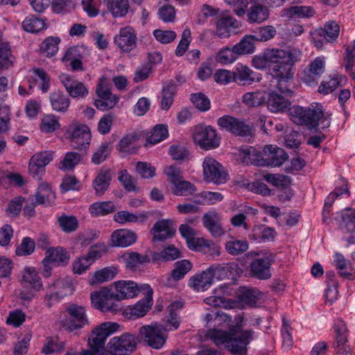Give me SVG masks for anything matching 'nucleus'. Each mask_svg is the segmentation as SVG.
<instances>
[{
  "mask_svg": "<svg viewBox=\"0 0 355 355\" xmlns=\"http://www.w3.org/2000/svg\"><path fill=\"white\" fill-rule=\"evenodd\" d=\"M116 293H113L107 287L90 294L93 307L102 312L116 314L122 311L121 301L126 298H132L141 292L151 288L150 285L143 284L138 285L132 281H118L114 282Z\"/></svg>",
  "mask_w": 355,
  "mask_h": 355,
  "instance_id": "nucleus-1",
  "label": "nucleus"
},
{
  "mask_svg": "<svg viewBox=\"0 0 355 355\" xmlns=\"http://www.w3.org/2000/svg\"><path fill=\"white\" fill-rule=\"evenodd\" d=\"M207 336L216 346L223 345L233 355H248V345L254 339L255 332L252 329H244L241 325L236 324L230 328L229 331L209 329Z\"/></svg>",
  "mask_w": 355,
  "mask_h": 355,
  "instance_id": "nucleus-2",
  "label": "nucleus"
},
{
  "mask_svg": "<svg viewBox=\"0 0 355 355\" xmlns=\"http://www.w3.org/2000/svg\"><path fill=\"white\" fill-rule=\"evenodd\" d=\"M291 121L309 130H315L317 132L320 124L322 129L331 125V114H325L323 106L320 103L311 104L309 107L294 105L289 109Z\"/></svg>",
  "mask_w": 355,
  "mask_h": 355,
  "instance_id": "nucleus-3",
  "label": "nucleus"
},
{
  "mask_svg": "<svg viewBox=\"0 0 355 355\" xmlns=\"http://www.w3.org/2000/svg\"><path fill=\"white\" fill-rule=\"evenodd\" d=\"M270 58L269 70L270 73H275L276 69L279 72L295 70V64L300 60L301 52L293 50L280 49H268Z\"/></svg>",
  "mask_w": 355,
  "mask_h": 355,
  "instance_id": "nucleus-4",
  "label": "nucleus"
},
{
  "mask_svg": "<svg viewBox=\"0 0 355 355\" xmlns=\"http://www.w3.org/2000/svg\"><path fill=\"white\" fill-rule=\"evenodd\" d=\"M245 255L252 259L250 270L252 277L261 280L271 277L270 268L275 261V254L267 250H261L260 252L251 251Z\"/></svg>",
  "mask_w": 355,
  "mask_h": 355,
  "instance_id": "nucleus-5",
  "label": "nucleus"
},
{
  "mask_svg": "<svg viewBox=\"0 0 355 355\" xmlns=\"http://www.w3.org/2000/svg\"><path fill=\"white\" fill-rule=\"evenodd\" d=\"M193 139L201 149L211 150L218 148L221 142V137L211 125L199 124L195 127Z\"/></svg>",
  "mask_w": 355,
  "mask_h": 355,
  "instance_id": "nucleus-6",
  "label": "nucleus"
},
{
  "mask_svg": "<svg viewBox=\"0 0 355 355\" xmlns=\"http://www.w3.org/2000/svg\"><path fill=\"white\" fill-rule=\"evenodd\" d=\"M217 125L221 130L230 132L235 137H252L254 131L252 125L248 124L243 119L228 114L219 117Z\"/></svg>",
  "mask_w": 355,
  "mask_h": 355,
  "instance_id": "nucleus-7",
  "label": "nucleus"
},
{
  "mask_svg": "<svg viewBox=\"0 0 355 355\" xmlns=\"http://www.w3.org/2000/svg\"><path fill=\"white\" fill-rule=\"evenodd\" d=\"M139 336L153 349H159L165 344L168 334L162 325L155 322L150 325H144L139 328Z\"/></svg>",
  "mask_w": 355,
  "mask_h": 355,
  "instance_id": "nucleus-8",
  "label": "nucleus"
},
{
  "mask_svg": "<svg viewBox=\"0 0 355 355\" xmlns=\"http://www.w3.org/2000/svg\"><path fill=\"white\" fill-rule=\"evenodd\" d=\"M67 133L71 146L73 149L87 151L89 147L92 134L89 128L83 123H73Z\"/></svg>",
  "mask_w": 355,
  "mask_h": 355,
  "instance_id": "nucleus-9",
  "label": "nucleus"
},
{
  "mask_svg": "<svg viewBox=\"0 0 355 355\" xmlns=\"http://www.w3.org/2000/svg\"><path fill=\"white\" fill-rule=\"evenodd\" d=\"M138 339L130 333L112 338L107 343V348L112 355H130L135 349Z\"/></svg>",
  "mask_w": 355,
  "mask_h": 355,
  "instance_id": "nucleus-10",
  "label": "nucleus"
},
{
  "mask_svg": "<svg viewBox=\"0 0 355 355\" xmlns=\"http://www.w3.org/2000/svg\"><path fill=\"white\" fill-rule=\"evenodd\" d=\"M119 327L118 323L112 322H104L96 326L88 338L89 348H94L95 351L102 349L105 346L106 338L117 331Z\"/></svg>",
  "mask_w": 355,
  "mask_h": 355,
  "instance_id": "nucleus-11",
  "label": "nucleus"
},
{
  "mask_svg": "<svg viewBox=\"0 0 355 355\" xmlns=\"http://www.w3.org/2000/svg\"><path fill=\"white\" fill-rule=\"evenodd\" d=\"M202 167L205 180L208 182L220 184L228 180V174L223 166L214 158H205Z\"/></svg>",
  "mask_w": 355,
  "mask_h": 355,
  "instance_id": "nucleus-12",
  "label": "nucleus"
},
{
  "mask_svg": "<svg viewBox=\"0 0 355 355\" xmlns=\"http://www.w3.org/2000/svg\"><path fill=\"white\" fill-rule=\"evenodd\" d=\"M53 152L41 151L32 156L29 162L28 171L31 175L36 180H42L46 171V166L53 159Z\"/></svg>",
  "mask_w": 355,
  "mask_h": 355,
  "instance_id": "nucleus-13",
  "label": "nucleus"
},
{
  "mask_svg": "<svg viewBox=\"0 0 355 355\" xmlns=\"http://www.w3.org/2000/svg\"><path fill=\"white\" fill-rule=\"evenodd\" d=\"M67 311L69 318L63 321V327L69 331L81 329L88 323L83 306L71 304L67 307Z\"/></svg>",
  "mask_w": 355,
  "mask_h": 355,
  "instance_id": "nucleus-14",
  "label": "nucleus"
},
{
  "mask_svg": "<svg viewBox=\"0 0 355 355\" xmlns=\"http://www.w3.org/2000/svg\"><path fill=\"white\" fill-rule=\"evenodd\" d=\"M144 297L137 302L134 306H129L125 309L123 314L129 319L135 320L144 316L147 312L151 309L153 305V294L152 288L145 291Z\"/></svg>",
  "mask_w": 355,
  "mask_h": 355,
  "instance_id": "nucleus-15",
  "label": "nucleus"
},
{
  "mask_svg": "<svg viewBox=\"0 0 355 355\" xmlns=\"http://www.w3.org/2000/svg\"><path fill=\"white\" fill-rule=\"evenodd\" d=\"M176 233L174 221L171 219H161L157 221L150 230L152 241H164L173 238Z\"/></svg>",
  "mask_w": 355,
  "mask_h": 355,
  "instance_id": "nucleus-16",
  "label": "nucleus"
},
{
  "mask_svg": "<svg viewBox=\"0 0 355 355\" xmlns=\"http://www.w3.org/2000/svg\"><path fill=\"white\" fill-rule=\"evenodd\" d=\"M333 328L335 338L331 347L334 350V354H340L343 351H349V331L346 323L342 319H338L335 322Z\"/></svg>",
  "mask_w": 355,
  "mask_h": 355,
  "instance_id": "nucleus-17",
  "label": "nucleus"
},
{
  "mask_svg": "<svg viewBox=\"0 0 355 355\" xmlns=\"http://www.w3.org/2000/svg\"><path fill=\"white\" fill-rule=\"evenodd\" d=\"M137 34L131 26L120 28L119 33L114 38V42L123 53H129L137 46Z\"/></svg>",
  "mask_w": 355,
  "mask_h": 355,
  "instance_id": "nucleus-18",
  "label": "nucleus"
},
{
  "mask_svg": "<svg viewBox=\"0 0 355 355\" xmlns=\"http://www.w3.org/2000/svg\"><path fill=\"white\" fill-rule=\"evenodd\" d=\"M276 69L275 73L271 74L276 79V89L279 93L286 96L292 97L294 95L295 83L294 73L295 70L279 72Z\"/></svg>",
  "mask_w": 355,
  "mask_h": 355,
  "instance_id": "nucleus-19",
  "label": "nucleus"
},
{
  "mask_svg": "<svg viewBox=\"0 0 355 355\" xmlns=\"http://www.w3.org/2000/svg\"><path fill=\"white\" fill-rule=\"evenodd\" d=\"M263 164L266 166H280L288 159L286 152L281 148L272 145H267L263 148Z\"/></svg>",
  "mask_w": 355,
  "mask_h": 355,
  "instance_id": "nucleus-20",
  "label": "nucleus"
},
{
  "mask_svg": "<svg viewBox=\"0 0 355 355\" xmlns=\"http://www.w3.org/2000/svg\"><path fill=\"white\" fill-rule=\"evenodd\" d=\"M234 83L239 85L246 86L259 82L262 79L261 73L252 70L246 65L237 64L234 69Z\"/></svg>",
  "mask_w": 355,
  "mask_h": 355,
  "instance_id": "nucleus-21",
  "label": "nucleus"
},
{
  "mask_svg": "<svg viewBox=\"0 0 355 355\" xmlns=\"http://www.w3.org/2000/svg\"><path fill=\"white\" fill-rule=\"evenodd\" d=\"M267 107L272 112H284L291 107V101L282 93L277 91H272L265 94Z\"/></svg>",
  "mask_w": 355,
  "mask_h": 355,
  "instance_id": "nucleus-22",
  "label": "nucleus"
},
{
  "mask_svg": "<svg viewBox=\"0 0 355 355\" xmlns=\"http://www.w3.org/2000/svg\"><path fill=\"white\" fill-rule=\"evenodd\" d=\"M214 276L210 268L191 277L188 285L196 291H205L210 288L214 282Z\"/></svg>",
  "mask_w": 355,
  "mask_h": 355,
  "instance_id": "nucleus-23",
  "label": "nucleus"
},
{
  "mask_svg": "<svg viewBox=\"0 0 355 355\" xmlns=\"http://www.w3.org/2000/svg\"><path fill=\"white\" fill-rule=\"evenodd\" d=\"M202 223L211 236L215 238L220 237L225 234L219 214L215 211L205 214L202 217Z\"/></svg>",
  "mask_w": 355,
  "mask_h": 355,
  "instance_id": "nucleus-24",
  "label": "nucleus"
},
{
  "mask_svg": "<svg viewBox=\"0 0 355 355\" xmlns=\"http://www.w3.org/2000/svg\"><path fill=\"white\" fill-rule=\"evenodd\" d=\"M182 257V252L173 244L165 246L160 252H154L151 254V261L153 263L172 261Z\"/></svg>",
  "mask_w": 355,
  "mask_h": 355,
  "instance_id": "nucleus-25",
  "label": "nucleus"
},
{
  "mask_svg": "<svg viewBox=\"0 0 355 355\" xmlns=\"http://www.w3.org/2000/svg\"><path fill=\"white\" fill-rule=\"evenodd\" d=\"M137 239V234L134 232L121 229L112 234L111 243L112 246L125 248L135 243Z\"/></svg>",
  "mask_w": 355,
  "mask_h": 355,
  "instance_id": "nucleus-26",
  "label": "nucleus"
},
{
  "mask_svg": "<svg viewBox=\"0 0 355 355\" xmlns=\"http://www.w3.org/2000/svg\"><path fill=\"white\" fill-rule=\"evenodd\" d=\"M209 268L214 278L217 279L234 278V275L237 274L239 269L237 264L233 262L215 263L210 266Z\"/></svg>",
  "mask_w": 355,
  "mask_h": 355,
  "instance_id": "nucleus-27",
  "label": "nucleus"
},
{
  "mask_svg": "<svg viewBox=\"0 0 355 355\" xmlns=\"http://www.w3.org/2000/svg\"><path fill=\"white\" fill-rule=\"evenodd\" d=\"M263 293L255 288L241 286L239 289V300L250 306L255 307L262 297Z\"/></svg>",
  "mask_w": 355,
  "mask_h": 355,
  "instance_id": "nucleus-28",
  "label": "nucleus"
},
{
  "mask_svg": "<svg viewBox=\"0 0 355 355\" xmlns=\"http://www.w3.org/2000/svg\"><path fill=\"white\" fill-rule=\"evenodd\" d=\"M236 20L232 16L223 15L216 19V34L220 38L228 37L230 35V29L238 27Z\"/></svg>",
  "mask_w": 355,
  "mask_h": 355,
  "instance_id": "nucleus-29",
  "label": "nucleus"
},
{
  "mask_svg": "<svg viewBox=\"0 0 355 355\" xmlns=\"http://www.w3.org/2000/svg\"><path fill=\"white\" fill-rule=\"evenodd\" d=\"M269 6L257 0V3L251 6L248 11V21L251 23H261L269 17Z\"/></svg>",
  "mask_w": 355,
  "mask_h": 355,
  "instance_id": "nucleus-30",
  "label": "nucleus"
},
{
  "mask_svg": "<svg viewBox=\"0 0 355 355\" xmlns=\"http://www.w3.org/2000/svg\"><path fill=\"white\" fill-rule=\"evenodd\" d=\"M69 255L62 247L49 249L45 254V262L55 263L56 266H65L69 261Z\"/></svg>",
  "mask_w": 355,
  "mask_h": 355,
  "instance_id": "nucleus-31",
  "label": "nucleus"
},
{
  "mask_svg": "<svg viewBox=\"0 0 355 355\" xmlns=\"http://www.w3.org/2000/svg\"><path fill=\"white\" fill-rule=\"evenodd\" d=\"M21 281L22 284H26L36 291H40L43 288L42 279L33 267L26 266L24 268Z\"/></svg>",
  "mask_w": 355,
  "mask_h": 355,
  "instance_id": "nucleus-32",
  "label": "nucleus"
},
{
  "mask_svg": "<svg viewBox=\"0 0 355 355\" xmlns=\"http://www.w3.org/2000/svg\"><path fill=\"white\" fill-rule=\"evenodd\" d=\"M122 258L125 261L126 268L131 270H135L141 266L148 265L151 260L148 255H143L137 252L125 253L122 256Z\"/></svg>",
  "mask_w": 355,
  "mask_h": 355,
  "instance_id": "nucleus-33",
  "label": "nucleus"
},
{
  "mask_svg": "<svg viewBox=\"0 0 355 355\" xmlns=\"http://www.w3.org/2000/svg\"><path fill=\"white\" fill-rule=\"evenodd\" d=\"M111 180V170H101L92 182V187L96 194L98 196L103 195L108 189Z\"/></svg>",
  "mask_w": 355,
  "mask_h": 355,
  "instance_id": "nucleus-34",
  "label": "nucleus"
},
{
  "mask_svg": "<svg viewBox=\"0 0 355 355\" xmlns=\"http://www.w3.org/2000/svg\"><path fill=\"white\" fill-rule=\"evenodd\" d=\"M176 92L177 87L173 80H171L164 83L162 89V110H169L173 103L174 96L176 94Z\"/></svg>",
  "mask_w": 355,
  "mask_h": 355,
  "instance_id": "nucleus-35",
  "label": "nucleus"
},
{
  "mask_svg": "<svg viewBox=\"0 0 355 355\" xmlns=\"http://www.w3.org/2000/svg\"><path fill=\"white\" fill-rule=\"evenodd\" d=\"M139 139V135L136 132L128 134L121 139L117 149L120 153L132 155L137 153L138 146H135L134 143Z\"/></svg>",
  "mask_w": 355,
  "mask_h": 355,
  "instance_id": "nucleus-36",
  "label": "nucleus"
},
{
  "mask_svg": "<svg viewBox=\"0 0 355 355\" xmlns=\"http://www.w3.org/2000/svg\"><path fill=\"white\" fill-rule=\"evenodd\" d=\"M103 2L114 18L125 16L130 8L128 0H103Z\"/></svg>",
  "mask_w": 355,
  "mask_h": 355,
  "instance_id": "nucleus-37",
  "label": "nucleus"
},
{
  "mask_svg": "<svg viewBox=\"0 0 355 355\" xmlns=\"http://www.w3.org/2000/svg\"><path fill=\"white\" fill-rule=\"evenodd\" d=\"M339 227L343 233H355V209L347 208L341 211Z\"/></svg>",
  "mask_w": 355,
  "mask_h": 355,
  "instance_id": "nucleus-38",
  "label": "nucleus"
},
{
  "mask_svg": "<svg viewBox=\"0 0 355 355\" xmlns=\"http://www.w3.org/2000/svg\"><path fill=\"white\" fill-rule=\"evenodd\" d=\"M50 102L52 108L60 112H66L68 110L71 101L69 98L58 90L50 94Z\"/></svg>",
  "mask_w": 355,
  "mask_h": 355,
  "instance_id": "nucleus-39",
  "label": "nucleus"
},
{
  "mask_svg": "<svg viewBox=\"0 0 355 355\" xmlns=\"http://www.w3.org/2000/svg\"><path fill=\"white\" fill-rule=\"evenodd\" d=\"M55 198V194L51 190L49 184L42 182L38 186L35 193V203L49 205Z\"/></svg>",
  "mask_w": 355,
  "mask_h": 355,
  "instance_id": "nucleus-40",
  "label": "nucleus"
},
{
  "mask_svg": "<svg viewBox=\"0 0 355 355\" xmlns=\"http://www.w3.org/2000/svg\"><path fill=\"white\" fill-rule=\"evenodd\" d=\"M49 286L53 287L63 298L68 295L72 294L75 289L73 280L71 277L69 276L57 279Z\"/></svg>",
  "mask_w": 355,
  "mask_h": 355,
  "instance_id": "nucleus-41",
  "label": "nucleus"
},
{
  "mask_svg": "<svg viewBox=\"0 0 355 355\" xmlns=\"http://www.w3.org/2000/svg\"><path fill=\"white\" fill-rule=\"evenodd\" d=\"M117 273L118 270L116 267H105L94 273L92 278L89 279V284L91 285H95L110 281L114 279Z\"/></svg>",
  "mask_w": 355,
  "mask_h": 355,
  "instance_id": "nucleus-42",
  "label": "nucleus"
},
{
  "mask_svg": "<svg viewBox=\"0 0 355 355\" xmlns=\"http://www.w3.org/2000/svg\"><path fill=\"white\" fill-rule=\"evenodd\" d=\"M284 15L289 18H310L313 17L315 11L311 6H295L283 10Z\"/></svg>",
  "mask_w": 355,
  "mask_h": 355,
  "instance_id": "nucleus-43",
  "label": "nucleus"
},
{
  "mask_svg": "<svg viewBox=\"0 0 355 355\" xmlns=\"http://www.w3.org/2000/svg\"><path fill=\"white\" fill-rule=\"evenodd\" d=\"M22 28L26 32L37 33L46 28V24L43 19L31 15L23 21Z\"/></svg>",
  "mask_w": 355,
  "mask_h": 355,
  "instance_id": "nucleus-44",
  "label": "nucleus"
},
{
  "mask_svg": "<svg viewBox=\"0 0 355 355\" xmlns=\"http://www.w3.org/2000/svg\"><path fill=\"white\" fill-rule=\"evenodd\" d=\"M276 234L273 228L261 225L254 227L252 236L259 242H268L273 241Z\"/></svg>",
  "mask_w": 355,
  "mask_h": 355,
  "instance_id": "nucleus-45",
  "label": "nucleus"
},
{
  "mask_svg": "<svg viewBox=\"0 0 355 355\" xmlns=\"http://www.w3.org/2000/svg\"><path fill=\"white\" fill-rule=\"evenodd\" d=\"M340 32V26L335 21L327 22L323 28L318 31V35L324 37L328 42L336 40Z\"/></svg>",
  "mask_w": 355,
  "mask_h": 355,
  "instance_id": "nucleus-46",
  "label": "nucleus"
},
{
  "mask_svg": "<svg viewBox=\"0 0 355 355\" xmlns=\"http://www.w3.org/2000/svg\"><path fill=\"white\" fill-rule=\"evenodd\" d=\"M334 257V265L339 270V275L344 279H354L355 278V272H352V270H348L350 267H347V260L344 256L341 253L336 252Z\"/></svg>",
  "mask_w": 355,
  "mask_h": 355,
  "instance_id": "nucleus-47",
  "label": "nucleus"
},
{
  "mask_svg": "<svg viewBox=\"0 0 355 355\" xmlns=\"http://www.w3.org/2000/svg\"><path fill=\"white\" fill-rule=\"evenodd\" d=\"M89 209L92 216L98 217L114 212L116 210V207L111 201H104L92 203Z\"/></svg>",
  "mask_w": 355,
  "mask_h": 355,
  "instance_id": "nucleus-48",
  "label": "nucleus"
},
{
  "mask_svg": "<svg viewBox=\"0 0 355 355\" xmlns=\"http://www.w3.org/2000/svg\"><path fill=\"white\" fill-rule=\"evenodd\" d=\"M192 266L191 262L187 259L176 261L174 264V269L171 272V276L175 281H179L191 270Z\"/></svg>",
  "mask_w": 355,
  "mask_h": 355,
  "instance_id": "nucleus-49",
  "label": "nucleus"
},
{
  "mask_svg": "<svg viewBox=\"0 0 355 355\" xmlns=\"http://www.w3.org/2000/svg\"><path fill=\"white\" fill-rule=\"evenodd\" d=\"M59 37H48L41 44V53L45 56L51 58L58 51V45L60 42Z\"/></svg>",
  "mask_w": 355,
  "mask_h": 355,
  "instance_id": "nucleus-50",
  "label": "nucleus"
},
{
  "mask_svg": "<svg viewBox=\"0 0 355 355\" xmlns=\"http://www.w3.org/2000/svg\"><path fill=\"white\" fill-rule=\"evenodd\" d=\"M168 136V126L164 124L156 125L147 137V141L150 144H156Z\"/></svg>",
  "mask_w": 355,
  "mask_h": 355,
  "instance_id": "nucleus-51",
  "label": "nucleus"
},
{
  "mask_svg": "<svg viewBox=\"0 0 355 355\" xmlns=\"http://www.w3.org/2000/svg\"><path fill=\"white\" fill-rule=\"evenodd\" d=\"M112 150V146L110 142H103L96 151L93 153L92 162L96 165L101 164L110 156Z\"/></svg>",
  "mask_w": 355,
  "mask_h": 355,
  "instance_id": "nucleus-52",
  "label": "nucleus"
},
{
  "mask_svg": "<svg viewBox=\"0 0 355 355\" xmlns=\"http://www.w3.org/2000/svg\"><path fill=\"white\" fill-rule=\"evenodd\" d=\"M249 245L245 240H239L234 238L227 241L225 250L231 255H239L247 251Z\"/></svg>",
  "mask_w": 355,
  "mask_h": 355,
  "instance_id": "nucleus-53",
  "label": "nucleus"
},
{
  "mask_svg": "<svg viewBox=\"0 0 355 355\" xmlns=\"http://www.w3.org/2000/svg\"><path fill=\"white\" fill-rule=\"evenodd\" d=\"M238 56L252 53L254 51V44L252 35H245L239 43L234 46Z\"/></svg>",
  "mask_w": 355,
  "mask_h": 355,
  "instance_id": "nucleus-54",
  "label": "nucleus"
},
{
  "mask_svg": "<svg viewBox=\"0 0 355 355\" xmlns=\"http://www.w3.org/2000/svg\"><path fill=\"white\" fill-rule=\"evenodd\" d=\"M196 190V187L193 184L182 180L173 185V193L180 196H191L194 194Z\"/></svg>",
  "mask_w": 355,
  "mask_h": 355,
  "instance_id": "nucleus-55",
  "label": "nucleus"
},
{
  "mask_svg": "<svg viewBox=\"0 0 355 355\" xmlns=\"http://www.w3.org/2000/svg\"><path fill=\"white\" fill-rule=\"evenodd\" d=\"M159 323L162 326L164 331L168 334V331L176 330L179 328L180 320L178 313L173 309H171L162 322Z\"/></svg>",
  "mask_w": 355,
  "mask_h": 355,
  "instance_id": "nucleus-56",
  "label": "nucleus"
},
{
  "mask_svg": "<svg viewBox=\"0 0 355 355\" xmlns=\"http://www.w3.org/2000/svg\"><path fill=\"white\" fill-rule=\"evenodd\" d=\"M190 100L195 107L201 112H207L211 107L210 100L202 92L191 94Z\"/></svg>",
  "mask_w": 355,
  "mask_h": 355,
  "instance_id": "nucleus-57",
  "label": "nucleus"
},
{
  "mask_svg": "<svg viewBox=\"0 0 355 355\" xmlns=\"http://www.w3.org/2000/svg\"><path fill=\"white\" fill-rule=\"evenodd\" d=\"M58 222L62 230L67 233L76 231L78 227V220L73 216L62 215L58 218Z\"/></svg>",
  "mask_w": 355,
  "mask_h": 355,
  "instance_id": "nucleus-58",
  "label": "nucleus"
},
{
  "mask_svg": "<svg viewBox=\"0 0 355 355\" xmlns=\"http://www.w3.org/2000/svg\"><path fill=\"white\" fill-rule=\"evenodd\" d=\"M80 155L76 152H68L64 159L60 164V168L62 171L72 170L80 162Z\"/></svg>",
  "mask_w": 355,
  "mask_h": 355,
  "instance_id": "nucleus-59",
  "label": "nucleus"
},
{
  "mask_svg": "<svg viewBox=\"0 0 355 355\" xmlns=\"http://www.w3.org/2000/svg\"><path fill=\"white\" fill-rule=\"evenodd\" d=\"M237 58L238 55L234 46L232 48L227 46L220 49L216 55L217 62L223 64L232 63Z\"/></svg>",
  "mask_w": 355,
  "mask_h": 355,
  "instance_id": "nucleus-60",
  "label": "nucleus"
},
{
  "mask_svg": "<svg viewBox=\"0 0 355 355\" xmlns=\"http://www.w3.org/2000/svg\"><path fill=\"white\" fill-rule=\"evenodd\" d=\"M35 248V241L31 237H24L20 245H19L16 250L15 254L17 256H28L31 254Z\"/></svg>",
  "mask_w": 355,
  "mask_h": 355,
  "instance_id": "nucleus-61",
  "label": "nucleus"
},
{
  "mask_svg": "<svg viewBox=\"0 0 355 355\" xmlns=\"http://www.w3.org/2000/svg\"><path fill=\"white\" fill-rule=\"evenodd\" d=\"M168 153L172 159L176 161L187 160L189 159V150L188 148L179 144L171 146Z\"/></svg>",
  "mask_w": 355,
  "mask_h": 355,
  "instance_id": "nucleus-62",
  "label": "nucleus"
},
{
  "mask_svg": "<svg viewBox=\"0 0 355 355\" xmlns=\"http://www.w3.org/2000/svg\"><path fill=\"white\" fill-rule=\"evenodd\" d=\"M86 49L83 46H74L69 47L62 58L63 62H67L75 59H83Z\"/></svg>",
  "mask_w": 355,
  "mask_h": 355,
  "instance_id": "nucleus-63",
  "label": "nucleus"
},
{
  "mask_svg": "<svg viewBox=\"0 0 355 355\" xmlns=\"http://www.w3.org/2000/svg\"><path fill=\"white\" fill-rule=\"evenodd\" d=\"M275 34V29L272 26H267L259 28L252 37L254 41L266 42L274 37Z\"/></svg>",
  "mask_w": 355,
  "mask_h": 355,
  "instance_id": "nucleus-64",
  "label": "nucleus"
}]
</instances>
